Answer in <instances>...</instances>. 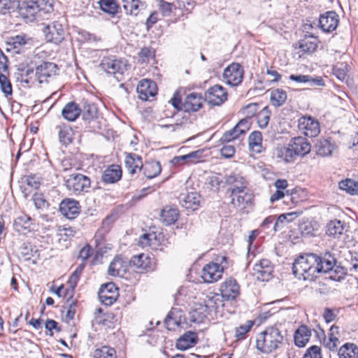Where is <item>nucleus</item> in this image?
<instances>
[{
	"mask_svg": "<svg viewBox=\"0 0 358 358\" xmlns=\"http://www.w3.org/2000/svg\"><path fill=\"white\" fill-rule=\"evenodd\" d=\"M336 259L329 252L300 255L293 263L294 275L299 279L313 281L317 274H329V278L341 281L346 275V269L336 265Z\"/></svg>",
	"mask_w": 358,
	"mask_h": 358,
	"instance_id": "obj_1",
	"label": "nucleus"
},
{
	"mask_svg": "<svg viewBox=\"0 0 358 358\" xmlns=\"http://www.w3.org/2000/svg\"><path fill=\"white\" fill-rule=\"evenodd\" d=\"M284 341L282 332L275 327H268L260 332L256 339V347L264 354H269L280 347Z\"/></svg>",
	"mask_w": 358,
	"mask_h": 358,
	"instance_id": "obj_2",
	"label": "nucleus"
},
{
	"mask_svg": "<svg viewBox=\"0 0 358 358\" xmlns=\"http://www.w3.org/2000/svg\"><path fill=\"white\" fill-rule=\"evenodd\" d=\"M17 9L23 19L28 22H33L36 17H42L43 13H51L53 10V6L50 0H29L20 3Z\"/></svg>",
	"mask_w": 358,
	"mask_h": 358,
	"instance_id": "obj_3",
	"label": "nucleus"
},
{
	"mask_svg": "<svg viewBox=\"0 0 358 358\" xmlns=\"http://www.w3.org/2000/svg\"><path fill=\"white\" fill-rule=\"evenodd\" d=\"M66 188L75 194L87 192L90 186V179L81 173L71 174L65 180Z\"/></svg>",
	"mask_w": 358,
	"mask_h": 358,
	"instance_id": "obj_4",
	"label": "nucleus"
},
{
	"mask_svg": "<svg viewBox=\"0 0 358 358\" xmlns=\"http://www.w3.org/2000/svg\"><path fill=\"white\" fill-rule=\"evenodd\" d=\"M43 32L47 42L57 45L64 41L66 34L63 24L59 21H54L50 24L47 25Z\"/></svg>",
	"mask_w": 358,
	"mask_h": 358,
	"instance_id": "obj_5",
	"label": "nucleus"
},
{
	"mask_svg": "<svg viewBox=\"0 0 358 358\" xmlns=\"http://www.w3.org/2000/svg\"><path fill=\"white\" fill-rule=\"evenodd\" d=\"M6 45L8 51L20 53L24 49L30 48L33 46V40L26 34L16 35L8 38Z\"/></svg>",
	"mask_w": 358,
	"mask_h": 358,
	"instance_id": "obj_6",
	"label": "nucleus"
},
{
	"mask_svg": "<svg viewBox=\"0 0 358 358\" xmlns=\"http://www.w3.org/2000/svg\"><path fill=\"white\" fill-rule=\"evenodd\" d=\"M244 70L238 63H232L223 72V78L226 83L231 86H237L241 83L243 78Z\"/></svg>",
	"mask_w": 358,
	"mask_h": 358,
	"instance_id": "obj_7",
	"label": "nucleus"
},
{
	"mask_svg": "<svg viewBox=\"0 0 358 358\" xmlns=\"http://www.w3.org/2000/svg\"><path fill=\"white\" fill-rule=\"evenodd\" d=\"M227 99L226 90L219 85L210 87L206 92L204 100L212 106H220Z\"/></svg>",
	"mask_w": 358,
	"mask_h": 358,
	"instance_id": "obj_8",
	"label": "nucleus"
},
{
	"mask_svg": "<svg viewBox=\"0 0 358 358\" xmlns=\"http://www.w3.org/2000/svg\"><path fill=\"white\" fill-rule=\"evenodd\" d=\"M221 297L227 301H232L240 294V286L233 278L226 279L220 285Z\"/></svg>",
	"mask_w": 358,
	"mask_h": 358,
	"instance_id": "obj_9",
	"label": "nucleus"
},
{
	"mask_svg": "<svg viewBox=\"0 0 358 358\" xmlns=\"http://www.w3.org/2000/svg\"><path fill=\"white\" fill-rule=\"evenodd\" d=\"M224 272V267L217 263L210 262L202 269L201 277L207 283H213L220 280Z\"/></svg>",
	"mask_w": 358,
	"mask_h": 358,
	"instance_id": "obj_10",
	"label": "nucleus"
},
{
	"mask_svg": "<svg viewBox=\"0 0 358 358\" xmlns=\"http://www.w3.org/2000/svg\"><path fill=\"white\" fill-rule=\"evenodd\" d=\"M118 295V288L113 282L101 285L99 291V298L106 306L112 305L117 300Z\"/></svg>",
	"mask_w": 358,
	"mask_h": 358,
	"instance_id": "obj_11",
	"label": "nucleus"
},
{
	"mask_svg": "<svg viewBox=\"0 0 358 358\" xmlns=\"http://www.w3.org/2000/svg\"><path fill=\"white\" fill-rule=\"evenodd\" d=\"M299 128L305 136L313 138L320 132V123L311 117L303 116L299 120Z\"/></svg>",
	"mask_w": 358,
	"mask_h": 358,
	"instance_id": "obj_12",
	"label": "nucleus"
},
{
	"mask_svg": "<svg viewBox=\"0 0 358 358\" xmlns=\"http://www.w3.org/2000/svg\"><path fill=\"white\" fill-rule=\"evenodd\" d=\"M58 70L55 63L44 62L36 68V77L41 84L48 83V78L57 75Z\"/></svg>",
	"mask_w": 358,
	"mask_h": 358,
	"instance_id": "obj_13",
	"label": "nucleus"
},
{
	"mask_svg": "<svg viewBox=\"0 0 358 358\" xmlns=\"http://www.w3.org/2000/svg\"><path fill=\"white\" fill-rule=\"evenodd\" d=\"M99 66L108 74L122 75L125 69L126 64L122 60L110 57H104L101 60Z\"/></svg>",
	"mask_w": 358,
	"mask_h": 358,
	"instance_id": "obj_14",
	"label": "nucleus"
},
{
	"mask_svg": "<svg viewBox=\"0 0 358 358\" xmlns=\"http://www.w3.org/2000/svg\"><path fill=\"white\" fill-rule=\"evenodd\" d=\"M339 23V17L335 11H327L319 19V25L324 32H332Z\"/></svg>",
	"mask_w": 358,
	"mask_h": 358,
	"instance_id": "obj_15",
	"label": "nucleus"
},
{
	"mask_svg": "<svg viewBox=\"0 0 358 358\" xmlns=\"http://www.w3.org/2000/svg\"><path fill=\"white\" fill-rule=\"evenodd\" d=\"M226 184L230 185L231 187L229 189L230 194L234 193H244V191L247 189L248 185L246 179L238 173H231L226 177Z\"/></svg>",
	"mask_w": 358,
	"mask_h": 358,
	"instance_id": "obj_16",
	"label": "nucleus"
},
{
	"mask_svg": "<svg viewBox=\"0 0 358 358\" xmlns=\"http://www.w3.org/2000/svg\"><path fill=\"white\" fill-rule=\"evenodd\" d=\"M231 205L239 210H245L252 206L254 195L252 193L244 191V193L230 194Z\"/></svg>",
	"mask_w": 358,
	"mask_h": 358,
	"instance_id": "obj_17",
	"label": "nucleus"
},
{
	"mask_svg": "<svg viewBox=\"0 0 358 358\" xmlns=\"http://www.w3.org/2000/svg\"><path fill=\"white\" fill-rule=\"evenodd\" d=\"M79 202L73 199H65L59 204V211L68 219H73L80 213Z\"/></svg>",
	"mask_w": 358,
	"mask_h": 358,
	"instance_id": "obj_18",
	"label": "nucleus"
},
{
	"mask_svg": "<svg viewBox=\"0 0 358 358\" xmlns=\"http://www.w3.org/2000/svg\"><path fill=\"white\" fill-rule=\"evenodd\" d=\"M204 303L209 313V318L213 320L218 315H222L224 303L218 294L208 296Z\"/></svg>",
	"mask_w": 358,
	"mask_h": 358,
	"instance_id": "obj_19",
	"label": "nucleus"
},
{
	"mask_svg": "<svg viewBox=\"0 0 358 358\" xmlns=\"http://www.w3.org/2000/svg\"><path fill=\"white\" fill-rule=\"evenodd\" d=\"M136 91L138 94V97L142 100L146 101L149 97L156 95L157 87L156 83L152 80L144 79L139 82Z\"/></svg>",
	"mask_w": 358,
	"mask_h": 358,
	"instance_id": "obj_20",
	"label": "nucleus"
},
{
	"mask_svg": "<svg viewBox=\"0 0 358 358\" xmlns=\"http://www.w3.org/2000/svg\"><path fill=\"white\" fill-rule=\"evenodd\" d=\"M254 275L259 280L268 281L272 275L273 266L268 259H262L253 268Z\"/></svg>",
	"mask_w": 358,
	"mask_h": 358,
	"instance_id": "obj_21",
	"label": "nucleus"
},
{
	"mask_svg": "<svg viewBox=\"0 0 358 358\" xmlns=\"http://www.w3.org/2000/svg\"><path fill=\"white\" fill-rule=\"evenodd\" d=\"M203 99L200 94L192 92L187 95L181 108L186 112H196L202 107Z\"/></svg>",
	"mask_w": 358,
	"mask_h": 358,
	"instance_id": "obj_22",
	"label": "nucleus"
},
{
	"mask_svg": "<svg viewBox=\"0 0 358 358\" xmlns=\"http://www.w3.org/2000/svg\"><path fill=\"white\" fill-rule=\"evenodd\" d=\"M184 320L185 317L182 310L176 308H172L164 320V324L167 329L174 331Z\"/></svg>",
	"mask_w": 358,
	"mask_h": 358,
	"instance_id": "obj_23",
	"label": "nucleus"
},
{
	"mask_svg": "<svg viewBox=\"0 0 358 358\" xmlns=\"http://www.w3.org/2000/svg\"><path fill=\"white\" fill-rule=\"evenodd\" d=\"M197 341V334L192 331H187L177 339L176 347L178 350H185L194 346Z\"/></svg>",
	"mask_w": 358,
	"mask_h": 358,
	"instance_id": "obj_24",
	"label": "nucleus"
},
{
	"mask_svg": "<svg viewBox=\"0 0 358 358\" xmlns=\"http://www.w3.org/2000/svg\"><path fill=\"white\" fill-rule=\"evenodd\" d=\"M289 143L294 150V152L297 157H303L309 153L311 150L310 143L307 139L302 136L292 138Z\"/></svg>",
	"mask_w": 358,
	"mask_h": 358,
	"instance_id": "obj_25",
	"label": "nucleus"
},
{
	"mask_svg": "<svg viewBox=\"0 0 358 358\" xmlns=\"http://www.w3.org/2000/svg\"><path fill=\"white\" fill-rule=\"evenodd\" d=\"M123 2V8L127 14L137 16L144 10L147 4L141 0H122Z\"/></svg>",
	"mask_w": 358,
	"mask_h": 358,
	"instance_id": "obj_26",
	"label": "nucleus"
},
{
	"mask_svg": "<svg viewBox=\"0 0 358 358\" xmlns=\"http://www.w3.org/2000/svg\"><path fill=\"white\" fill-rule=\"evenodd\" d=\"M121 177V167L116 164H112L103 171L101 179L106 184H113L120 180Z\"/></svg>",
	"mask_w": 358,
	"mask_h": 358,
	"instance_id": "obj_27",
	"label": "nucleus"
},
{
	"mask_svg": "<svg viewBox=\"0 0 358 358\" xmlns=\"http://www.w3.org/2000/svg\"><path fill=\"white\" fill-rule=\"evenodd\" d=\"M130 264L141 272L152 269L150 258L144 253L133 256L130 260Z\"/></svg>",
	"mask_w": 358,
	"mask_h": 358,
	"instance_id": "obj_28",
	"label": "nucleus"
},
{
	"mask_svg": "<svg viewBox=\"0 0 358 358\" xmlns=\"http://www.w3.org/2000/svg\"><path fill=\"white\" fill-rule=\"evenodd\" d=\"M82 109L74 101L67 103L62 110V117L69 122L75 121L81 114Z\"/></svg>",
	"mask_w": 358,
	"mask_h": 358,
	"instance_id": "obj_29",
	"label": "nucleus"
},
{
	"mask_svg": "<svg viewBox=\"0 0 358 358\" xmlns=\"http://www.w3.org/2000/svg\"><path fill=\"white\" fill-rule=\"evenodd\" d=\"M178 216L179 212L176 208L166 206L161 210L160 220L164 224L169 226L177 221Z\"/></svg>",
	"mask_w": 358,
	"mask_h": 358,
	"instance_id": "obj_30",
	"label": "nucleus"
},
{
	"mask_svg": "<svg viewBox=\"0 0 358 358\" xmlns=\"http://www.w3.org/2000/svg\"><path fill=\"white\" fill-rule=\"evenodd\" d=\"M124 163L129 173L131 175L134 174L137 169L141 171L143 168L141 157L135 153L127 154Z\"/></svg>",
	"mask_w": 358,
	"mask_h": 358,
	"instance_id": "obj_31",
	"label": "nucleus"
},
{
	"mask_svg": "<svg viewBox=\"0 0 358 358\" xmlns=\"http://www.w3.org/2000/svg\"><path fill=\"white\" fill-rule=\"evenodd\" d=\"M297 45L302 53H313L317 48V38L313 35H306L298 42Z\"/></svg>",
	"mask_w": 358,
	"mask_h": 358,
	"instance_id": "obj_32",
	"label": "nucleus"
},
{
	"mask_svg": "<svg viewBox=\"0 0 358 358\" xmlns=\"http://www.w3.org/2000/svg\"><path fill=\"white\" fill-rule=\"evenodd\" d=\"M275 155L278 159H280L287 163L294 161L297 157L294 152V150L289 143L287 146L277 148L275 149Z\"/></svg>",
	"mask_w": 358,
	"mask_h": 358,
	"instance_id": "obj_33",
	"label": "nucleus"
},
{
	"mask_svg": "<svg viewBox=\"0 0 358 358\" xmlns=\"http://www.w3.org/2000/svg\"><path fill=\"white\" fill-rule=\"evenodd\" d=\"M289 79L296 83H308L310 87L324 85V80L321 77L313 78L308 75H291Z\"/></svg>",
	"mask_w": 358,
	"mask_h": 358,
	"instance_id": "obj_34",
	"label": "nucleus"
},
{
	"mask_svg": "<svg viewBox=\"0 0 358 358\" xmlns=\"http://www.w3.org/2000/svg\"><path fill=\"white\" fill-rule=\"evenodd\" d=\"M311 336V331L306 326L301 325L296 331L294 342L298 347H304Z\"/></svg>",
	"mask_w": 358,
	"mask_h": 358,
	"instance_id": "obj_35",
	"label": "nucleus"
},
{
	"mask_svg": "<svg viewBox=\"0 0 358 358\" xmlns=\"http://www.w3.org/2000/svg\"><path fill=\"white\" fill-rule=\"evenodd\" d=\"M316 148L318 155L328 157L332 154L333 150L336 148V145L331 142V139L329 138L320 140L316 144Z\"/></svg>",
	"mask_w": 358,
	"mask_h": 358,
	"instance_id": "obj_36",
	"label": "nucleus"
},
{
	"mask_svg": "<svg viewBox=\"0 0 358 358\" xmlns=\"http://www.w3.org/2000/svg\"><path fill=\"white\" fill-rule=\"evenodd\" d=\"M248 145L250 150L255 153L262 152V135L259 131L252 132L248 137Z\"/></svg>",
	"mask_w": 358,
	"mask_h": 358,
	"instance_id": "obj_37",
	"label": "nucleus"
},
{
	"mask_svg": "<svg viewBox=\"0 0 358 358\" xmlns=\"http://www.w3.org/2000/svg\"><path fill=\"white\" fill-rule=\"evenodd\" d=\"M126 272V265L120 257H115L110 264L108 274L111 276H122Z\"/></svg>",
	"mask_w": 358,
	"mask_h": 358,
	"instance_id": "obj_38",
	"label": "nucleus"
},
{
	"mask_svg": "<svg viewBox=\"0 0 358 358\" xmlns=\"http://www.w3.org/2000/svg\"><path fill=\"white\" fill-rule=\"evenodd\" d=\"M286 194L289 196V200L294 204L306 201L308 199V193L305 189L296 187L292 189H287Z\"/></svg>",
	"mask_w": 358,
	"mask_h": 358,
	"instance_id": "obj_39",
	"label": "nucleus"
},
{
	"mask_svg": "<svg viewBox=\"0 0 358 358\" xmlns=\"http://www.w3.org/2000/svg\"><path fill=\"white\" fill-rule=\"evenodd\" d=\"M338 355L339 358H357L358 347L354 343H345L340 348Z\"/></svg>",
	"mask_w": 358,
	"mask_h": 358,
	"instance_id": "obj_40",
	"label": "nucleus"
},
{
	"mask_svg": "<svg viewBox=\"0 0 358 358\" xmlns=\"http://www.w3.org/2000/svg\"><path fill=\"white\" fill-rule=\"evenodd\" d=\"M287 92L280 88L271 90L270 94V100L271 104L275 107L282 106L287 100Z\"/></svg>",
	"mask_w": 358,
	"mask_h": 358,
	"instance_id": "obj_41",
	"label": "nucleus"
},
{
	"mask_svg": "<svg viewBox=\"0 0 358 358\" xmlns=\"http://www.w3.org/2000/svg\"><path fill=\"white\" fill-rule=\"evenodd\" d=\"M98 3L102 11L111 16H115L120 8L115 0H99Z\"/></svg>",
	"mask_w": 358,
	"mask_h": 358,
	"instance_id": "obj_42",
	"label": "nucleus"
},
{
	"mask_svg": "<svg viewBox=\"0 0 358 358\" xmlns=\"http://www.w3.org/2000/svg\"><path fill=\"white\" fill-rule=\"evenodd\" d=\"M143 174L149 179L157 176L162 171L161 164L159 162L152 161L143 166Z\"/></svg>",
	"mask_w": 358,
	"mask_h": 358,
	"instance_id": "obj_43",
	"label": "nucleus"
},
{
	"mask_svg": "<svg viewBox=\"0 0 358 358\" xmlns=\"http://www.w3.org/2000/svg\"><path fill=\"white\" fill-rule=\"evenodd\" d=\"M59 141L68 145L72 141V129L70 126L62 124L57 127Z\"/></svg>",
	"mask_w": 358,
	"mask_h": 358,
	"instance_id": "obj_44",
	"label": "nucleus"
},
{
	"mask_svg": "<svg viewBox=\"0 0 358 358\" xmlns=\"http://www.w3.org/2000/svg\"><path fill=\"white\" fill-rule=\"evenodd\" d=\"M343 224L340 220H332L327 225L326 233L329 236L338 238L343 232Z\"/></svg>",
	"mask_w": 358,
	"mask_h": 358,
	"instance_id": "obj_45",
	"label": "nucleus"
},
{
	"mask_svg": "<svg viewBox=\"0 0 358 358\" xmlns=\"http://www.w3.org/2000/svg\"><path fill=\"white\" fill-rule=\"evenodd\" d=\"M201 196L197 192L188 193L183 199V206L187 209L195 210L200 204Z\"/></svg>",
	"mask_w": 358,
	"mask_h": 358,
	"instance_id": "obj_46",
	"label": "nucleus"
},
{
	"mask_svg": "<svg viewBox=\"0 0 358 358\" xmlns=\"http://www.w3.org/2000/svg\"><path fill=\"white\" fill-rule=\"evenodd\" d=\"M31 217L26 214H21L17 216L13 223L15 229L19 232L22 230H27L30 229L31 227Z\"/></svg>",
	"mask_w": 358,
	"mask_h": 358,
	"instance_id": "obj_47",
	"label": "nucleus"
},
{
	"mask_svg": "<svg viewBox=\"0 0 358 358\" xmlns=\"http://www.w3.org/2000/svg\"><path fill=\"white\" fill-rule=\"evenodd\" d=\"M253 325V321L248 320L245 324H240L238 327H236L234 336L236 341H240L245 339L248 333L250 331Z\"/></svg>",
	"mask_w": 358,
	"mask_h": 358,
	"instance_id": "obj_48",
	"label": "nucleus"
},
{
	"mask_svg": "<svg viewBox=\"0 0 358 358\" xmlns=\"http://www.w3.org/2000/svg\"><path fill=\"white\" fill-rule=\"evenodd\" d=\"M36 252V247L30 243H23L19 248V255L25 261L31 259Z\"/></svg>",
	"mask_w": 358,
	"mask_h": 358,
	"instance_id": "obj_49",
	"label": "nucleus"
},
{
	"mask_svg": "<svg viewBox=\"0 0 358 358\" xmlns=\"http://www.w3.org/2000/svg\"><path fill=\"white\" fill-rule=\"evenodd\" d=\"M189 113L190 112H186L185 110H179L177 112H171V117L176 118V122L175 124L176 125H182L191 123L192 121L189 118ZM166 117H169V114L167 113L165 115Z\"/></svg>",
	"mask_w": 358,
	"mask_h": 358,
	"instance_id": "obj_50",
	"label": "nucleus"
},
{
	"mask_svg": "<svg viewBox=\"0 0 358 358\" xmlns=\"http://www.w3.org/2000/svg\"><path fill=\"white\" fill-rule=\"evenodd\" d=\"M300 214H301V213H298V212H292V213L281 214L280 215H279V217H278V219L276 220V221L273 225V230L275 231H278L280 227H282V224H284L285 222L289 223V222H292Z\"/></svg>",
	"mask_w": 358,
	"mask_h": 358,
	"instance_id": "obj_51",
	"label": "nucleus"
},
{
	"mask_svg": "<svg viewBox=\"0 0 358 358\" xmlns=\"http://www.w3.org/2000/svg\"><path fill=\"white\" fill-rule=\"evenodd\" d=\"M339 188L351 195L358 194V182L352 179H345L339 182Z\"/></svg>",
	"mask_w": 358,
	"mask_h": 358,
	"instance_id": "obj_52",
	"label": "nucleus"
},
{
	"mask_svg": "<svg viewBox=\"0 0 358 358\" xmlns=\"http://www.w3.org/2000/svg\"><path fill=\"white\" fill-rule=\"evenodd\" d=\"M81 109L83 117L85 120H92L97 116L98 110L94 103L84 102Z\"/></svg>",
	"mask_w": 358,
	"mask_h": 358,
	"instance_id": "obj_53",
	"label": "nucleus"
},
{
	"mask_svg": "<svg viewBox=\"0 0 358 358\" xmlns=\"http://www.w3.org/2000/svg\"><path fill=\"white\" fill-rule=\"evenodd\" d=\"M20 7L18 0H0V13L7 14L14 12Z\"/></svg>",
	"mask_w": 358,
	"mask_h": 358,
	"instance_id": "obj_54",
	"label": "nucleus"
},
{
	"mask_svg": "<svg viewBox=\"0 0 358 358\" xmlns=\"http://www.w3.org/2000/svg\"><path fill=\"white\" fill-rule=\"evenodd\" d=\"M192 320L197 322H201L204 318L209 317V313L204 302L203 304H199L198 307L192 310Z\"/></svg>",
	"mask_w": 358,
	"mask_h": 358,
	"instance_id": "obj_55",
	"label": "nucleus"
},
{
	"mask_svg": "<svg viewBox=\"0 0 358 358\" xmlns=\"http://www.w3.org/2000/svg\"><path fill=\"white\" fill-rule=\"evenodd\" d=\"M94 358H115V350L108 346H103L94 350Z\"/></svg>",
	"mask_w": 358,
	"mask_h": 358,
	"instance_id": "obj_56",
	"label": "nucleus"
},
{
	"mask_svg": "<svg viewBox=\"0 0 358 358\" xmlns=\"http://www.w3.org/2000/svg\"><path fill=\"white\" fill-rule=\"evenodd\" d=\"M243 137L242 134H239L237 127L235 126L233 129L226 131L220 141L222 143H229L236 139H241Z\"/></svg>",
	"mask_w": 358,
	"mask_h": 358,
	"instance_id": "obj_57",
	"label": "nucleus"
},
{
	"mask_svg": "<svg viewBox=\"0 0 358 358\" xmlns=\"http://www.w3.org/2000/svg\"><path fill=\"white\" fill-rule=\"evenodd\" d=\"M222 182V178L220 174H213L206 178V184L208 185L211 189L217 191Z\"/></svg>",
	"mask_w": 358,
	"mask_h": 358,
	"instance_id": "obj_58",
	"label": "nucleus"
},
{
	"mask_svg": "<svg viewBox=\"0 0 358 358\" xmlns=\"http://www.w3.org/2000/svg\"><path fill=\"white\" fill-rule=\"evenodd\" d=\"M85 264L82 263L80 264L75 270V271L71 274L70 276L68 284L69 287L74 289V288L76 287L78 281L80 277V275L84 269Z\"/></svg>",
	"mask_w": 358,
	"mask_h": 358,
	"instance_id": "obj_59",
	"label": "nucleus"
},
{
	"mask_svg": "<svg viewBox=\"0 0 358 358\" xmlns=\"http://www.w3.org/2000/svg\"><path fill=\"white\" fill-rule=\"evenodd\" d=\"M35 207L38 210L45 211L49 208V203L41 194H34L32 197Z\"/></svg>",
	"mask_w": 358,
	"mask_h": 358,
	"instance_id": "obj_60",
	"label": "nucleus"
},
{
	"mask_svg": "<svg viewBox=\"0 0 358 358\" xmlns=\"http://www.w3.org/2000/svg\"><path fill=\"white\" fill-rule=\"evenodd\" d=\"M270 119V112L268 106H265L258 114V124L260 128L266 127Z\"/></svg>",
	"mask_w": 358,
	"mask_h": 358,
	"instance_id": "obj_61",
	"label": "nucleus"
},
{
	"mask_svg": "<svg viewBox=\"0 0 358 358\" xmlns=\"http://www.w3.org/2000/svg\"><path fill=\"white\" fill-rule=\"evenodd\" d=\"M0 87L1 91L6 94V96L12 94L13 90L11 83L3 73H0Z\"/></svg>",
	"mask_w": 358,
	"mask_h": 358,
	"instance_id": "obj_62",
	"label": "nucleus"
},
{
	"mask_svg": "<svg viewBox=\"0 0 358 358\" xmlns=\"http://www.w3.org/2000/svg\"><path fill=\"white\" fill-rule=\"evenodd\" d=\"M347 267L345 268L346 271L358 273V252L350 254V259H348Z\"/></svg>",
	"mask_w": 358,
	"mask_h": 358,
	"instance_id": "obj_63",
	"label": "nucleus"
},
{
	"mask_svg": "<svg viewBox=\"0 0 358 358\" xmlns=\"http://www.w3.org/2000/svg\"><path fill=\"white\" fill-rule=\"evenodd\" d=\"M320 351V347L313 345L307 350L303 358H322Z\"/></svg>",
	"mask_w": 358,
	"mask_h": 358,
	"instance_id": "obj_64",
	"label": "nucleus"
}]
</instances>
